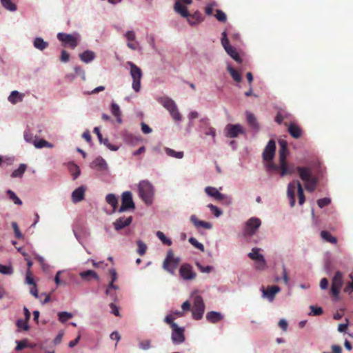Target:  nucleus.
Returning a JSON list of instances; mask_svg holds the SVG:
<instances>
[{
    "label": "nucleus",
    "mask_w": 353,
    "mask_h": 353,
    "mask_svg": "<svg viewBox=\"0 0 353 353\" xmlns=\"http://www.w3.org/2000/svg\"><path fill=\"white\" fill-rule=\"evenodd\" d=\"M288 132L293 138L299 139L302 134V130L296 124L291 123L288 125Z\"/></svg>",
    "instance_id": "obj_24"
},
{
    "label": "nucleus",
    "mask_w": 353,
    "mask_h": 353,
    "mask_svg": "<svg viewBox=\"0 0 353 353\" xmlns=\"http://www.w3.org/2000/svg\"><path fill=\"white\" fill-rule=\"evenodd\" d=\"M139 194L147 205H150L152 203L154 190L152 185L148 181H142L139 183Z\"/></svg>",
    "instance_id": "obj_6"
},
{
    "label": "nucleus",
    "mask_w": 353,
    "mask_h": 353,
    "mask_svg": "<svg viewBox=\"0 0 353 353\" xmlns=\"http://www.w3.org/2000/svg\"><path fill=\"white\" fill-rule=\"evenodd\" d=\"M222 319L223 316L221 314L217 312L212 311L206 314V319L212 323H216L220 321Z\"/></svg>",
    "instance_id": "obj_28"
},
{
    "label": "nucleus",
    "mask_w": 353,
    "mask_h": 353,
    "mask_svg": "<svg viewBox=\"0 0 353 353\" xmlns=\"http://www.w3.org/2000/svg\"><path fill=\"white\" fill-rule=\"evenodd\" d=\"M70 59V54L65 50H63L61 53L60 60L62 62H68Z\"/></svg>",
    "instance_id": "obj_59"
},
{
    "label": "nucleus",
    "mask_w": 353,
    "mask_h": 353,
    "mask_svg": "<svg viewBox=\"0 0 353 353\" xmlns=\"http://www.w3.org/2000/svg\"><path fill=\"white\" fill-rule=\"evenodd\" d=\"M179 275L183 280H193L196 278V274L194 272L192 266L189 263H183L181 265Z\"/></svg>",
    "instance_id": "obj_16"
},
{
    "label": "nucleus",
    "mask_w": 353,
    "mask_h": 353,
    "mask_svg": "<svg viewBox=\"0 0 353 353\" xmlns=\"http://www.w3.org/2000/svg\"><path fill=\"white\" fill-rule=\"evenodd\" d=\"M269 163H268L267 164V170L268 172H273V171H276V170H280V165L278 166L276 165V164H274V163H272L271 161H268Z\"/></svg>",
    "instance_id": "obj_57"
},
{
    "label": "nucleus",
    "mask_w": 353,
    "mask_h": 353,
    "mask_svg": "<svg viewBox=\"0 0 353 353\" xmlns=\"http://www.w3.org/2000/svg\"><path fill=\"white\" fill-rule=\"evenodd\" d=\"M132 221V217L131 216L128 217H120L113 223L114 228L117 231L121 230L125 228V227L130 225Z\"/></svg>",
    "instance_id": "obj_21"
},
{
    "label": "nucleus",
    "mask_w": 353,
    "mask_h": 353,
    "mask_svg": "<svg viewBox=\"0 0 353 353\" xmlns=\"http://www.w3.org/2000/svg\"><path fill=\"white\" fill-rule=\"evenodd\" d=\"M27 168L26 165L25 164H21L19 167L14 170L11 174V176L13 178L16 177H21L25 172Z\"/></svg>",
    "instance_id": "obj_37"
},
{
    "label": "nucleus",
    "mask_w": 353,
    "mask_h": 353,
    "mask_svg": "<svg viewBox=\"0 0 353 353\" xmlns=\"http://www.w3.org/2000/svg\"><path fill=\"white\" fill-rule=\"evenodd\" d=\"M26 283H28L29 285H32L36 284L34 281V278L32 276V272L30 270H28L26 272Z\"/></svg>",
    "instance_id": "obj_55"
},
{
    "label": "nucleus",
    "mask_w": 353,
    "mask_h": 353,
    "mask_svg": "<svg viewBox=\"0 0 353 353\" xmlns=\"http://www.w3.org/2000/svg\"><path fill=\"white\" fill-rule=\"evenodd\" d=\"M23 94H20L18 91H12L8 97V101L12 103L16 104L17 102H20L23 100Z\"/></svg>",
    "instance_id": "obj_32"
},
{
    "label": "nucleus",
    "mask_w": 353,
    "mask_h": 353,
    "mask_svg": "<svg viewBox=\"0 0 353 353\" xmlns=\"http://www.w3.org/2000/svg\"><path fill=\"white\" fill-rule=\"evenodd\" d=\"M310 308L311 310L310 314H312L314 316H319L323 314V309L321 307H315L314 305H311Z\"/></svg>",
    "instance_id": "obj_53"
},
{
    "label": "nucleus",
    "mask_w": 353,
    "mask_h": 353,
    "mask_svg": "<svg viewBox=\"0 0 353 353\" xmlns=\"http://www.w3.org/2000/svg\"><path fill=\"white\" fill-rule=\"evenodd\" d=\"M189 242L195 248L199 249L201 251H204V246L202 243H199L195 238L190 237L189 239Z\"/></svg>",
    "instance_id": "obj_47"
},
{
    "label": "nucleus",
    "mask_w": 353,
    "mask_h": 353,
    "mask_svg": "<svg viewBox=\"0 0 353 353\" xmlns=\"http://www.w3.org/2000/svg\"><path fill=\"white\" fill-rule=\"evenodd\" d=\"M167 155L174 157L176 159H182L183 157V152H176L171 148H166L165 149Z\"/></svg>",
    "instance_id": "obj_38"
},
{
    "label": "nucleus",
    "mask_w": 353,
    "mask_h": 353,
    "mask_svg": "<svg viewBox=\"0 0 353 353\" xmlns=\"http://www.w3.org/2000/svg\"><path fill=\"white\" fill-rule=\"evenodd\" d=\"M276 150V144L274 140H270L263 152L264 161H270L273 159Z\"/></svg>",
    "instance_id": "obj_19"
},
{
    "label": "nucleus",
    "mask_w": 353,
    "mask_h": 353,
    "mask_svg": "<svg viewBox=\"0 0 353 353\" xmlns=\"http://www.w3.org/2000/svg\"><path fill=\"white\" fill-rule=\"evenodd\" d=\"M70 170L72 172L74 179H76L79 176L81 172L79 166H77L75 164L71 165V166L70 167Z\"/></svg>",
    "instance_id": "obj_48"
},
{
    "label": "nucleus",
    "mask_w": 353,
    "mask_h": 353,
    "mask_svg": "<svg viewBox=\"0 0 353 353\" xmlns=\"http://www.w3.org/2000/svg\"><path fill=\"white\" fill-rule=\"evenodd\" d=\"M106 202L112 207L113 212H116L118 208V199L114 194H108L105 197Z\"/></svg>",
    "instance_id": "obj_30"
},
{
    "label": "nucleus",
    "mask_w": 353,
    "mask_h": 353,
    "mask_svg": "<svg viewBox=\"0 0 353 353\" xmlns=\"http://www.w3.org/2000/svg\"><path fill=\"white\" fill-rule=\"evenodd\" d=\"M247 121L248 124L254 129H258L259 125L256 121V119L253 114L248 113L247 114Z\"/></svg>",
    "instance_id": "obj_40"
},
{
    "label": "nucleus",
    "mask_w": 353,
    "mask_h": 353,
    "mask_svg": "<svg viewBox=\"0 0 353 353\" xmlns=\"http://www.w3.org/2000/svg\"><path fill=\"white\" fill-rule=\"evenodd\" d=\"M350 278L352 279V282L347 283L344 290L345 292H348L350 291L353 292V276L350 274Z\"/></svg>",
    "instance_id": "obj_63"
},
{
    "label": "nucleus",
    "mask_w": 353,
    "mask_h": 353,
    "mask_svg": "<svg viewBox=\"0 0 353 353\" xmlns=\"http://www.w3.org/2000/svg\"><path fill=\"white\" fill-rule=\"evenodd\" d=\"M157 237L162 241V243L167 245H170L172 244V241L169 239H168L165 235L163 234V232L161 231L157 232Z\"/></svg>",
    "instance_id": "obj_44"
},
{
    "label": "nucleus",
    "mask_w": 353,
    "mask_h": 353,
    "mask_svg": "<svg viewBox=\"0 0 353 353\" xmlns=\"http://www.w3.org/2000/svg\"><path fill=\"white\" fill-rule=\"evenodd\" d=\"M225 136L229 138L237 137L239 134H243L244 130L240 124H228L225 128Z\"/></svg>",
    "instance_id": "obj_17"
},
{
    "label": "nucleus",
    "mask_w": 353,
    "mask_h": 353,
    "mask_svg": "<svg viewBox=\"0 0 353 353\" xmlns=\"http://www.w3.org/2000/svg\"><path fill=\"white\" fill-rule=\"evenodd\" d=\"M200 122L205 125V128L204 129V133L205 135H211L212 137H214L216 135V132L214 128L209 125V120L208 118H204L200 120Z\"/></svg>",
    "instance_id": "obj_31"
},
{
    "label": "nucleus",
    "mask_w": 353,
    "mask_h": 353,
    "mask_svg": "<svg viewBox=\"0 0 353 353\" xmlns=\"http://www.w3.org/2000/svg\"><path fill=\"white\" fill-rule=\"evenodd\" d=\"M343 284V274L340 271H337L332 278L331 286V292L334 297L339 296Z\"/></svg>",
    "instance_id": "obj_15"
},
{
    "label": "nucleus",
    "mask_w": 353,
    "mask_h": 353,
    "mask_svg": "<svg viewBox=\"0 0 353 353\" xmlns=\"http://www.w3.org/2000/svg\"><path fill=\"white\" fill-rule=\"evenodd\" d=\"M125 38L129 41H132L135 39V34L133 31H128L125 34Z\"/></svg>",
    "instance_id": "obj_64"
},
{
    "label": "nucleus",
    "mask_w": 353,
    "mask_h": 353,
    "mask_svg": "<svg viewBox=\"0 0 353 353\" xmlns=\"http://www.w3.org/2000/svg\"><path fill=\"white\" fill-rule=\"evenodd\" d=\"M34 47L39 50H43L48 47V43L41 37H37L34 40Z\"/></svg>",
    "instance_id": "obj_34"
},
{
    "label": "nucleus",
    "mask_w": 353,
    "mask_h": 353,
    "mask_svg": "<svg viewBox=\"0 0 353 353\" xmlns=\"http://www.w3.org/2000/svg\"><path fill=\"white\" fill-rule=\"evenodd\" d=\"M260 248H254L252 249L251 252H250L248 256L250 259L256 261V268L257 270H263L266 268L267 264L264 256L260 254Z\"/></svg>",
    "instance_id": "obj_13"
},
{
    "label": "nucleus",
    "mask_w": 353,
    "mask_h": 353,
    "mask_svg": "<svg viewBox=\"0 0 353 353\" xmlns=\"http://www.w3.org/2000/svg\"><path fill=\"white\" fill-rule=\"evenodd\" d=\"M190 221L194 224V225L199 228H203L205 229H211L212 228V224L209 222H206L204 221H200L197 219V217L195 215H192L190 216Z\"/></svg>",
    "instance_id": "obj_26"
},
{
    "label": "nucleus",
    "mask_w": 353,
    "mask_h": 353,
    "mask_svg": "<svg viewBox=\"0 0 353 353\" xmlns=\"http://www.w3.org/2000/svg\"><path fill=\"white\" fill-rule=\"evenodd\" d=\"M331 203V200L329 198H323L317 200V204L319 208H323L328 205Z\"/></svg>",
    "instance_id": "obj_51"
},
{
    "label": "nucleus",
    "mask_w": 353,
    "mask_h": 353,
    "mask_svg": "<svg viewBox=\"0 0 353 353\" xmlns=\"http://www.w3.org/2000/svg\"><path fill=\"white\" fill-rule=\"evenodd\" d=\"M112 114L117 118V121L118 123H121V112L120 110V108L118 104L116 103L112 102L111 104V108H110Z\"/></svg>",
    "instance_id": "obj_33"
},
{
    "label": "nucleus",
    "mask_w": 353,
    "mask_h": 353,
    "mask_svg": "<svg viewBox=\"0 0 353 353\" xmlns=\"http://www.w3.org/2000/svg\"><path fill=\"white\" fill-rule=\"evenodd\" d=\"M85 188L81 185L74 190L72 194V200L74 203L81 201L84 199Z\"/></svg>",
    "instance_id": "obj_23"
},
{
    "label": "nucleus",
    "mask_w": 353,
    "mask_h": 353,
    "mask_svg": "<svg viewBox=\"0 0 353 353\" xmlns=\"http://www.w3.org/2000/svg\"><path fill=\"white\" fill-rule=\"evenodd\" d=\"M176 12L183 17H188V21L191 26L196 25L203 21V18L201 14L196 11L193 14H190L187 8L182 5L179 1H176L174 6Z\"/></svg>",
    "instance_id": "obj_3"
},
{
    "label": "nucleus",
    "mask_w": 353,
    "mask_h": 353,
    "mask_svg": "<svg viewBox=\"0 0 353 353\" xmlns=\"http://www.w3.org/2000/svg\"><path fill=\"white\" fill-rule=\"evenodd\" d=\"M174 317L172 315H168L165 316L164 321L170 325V327L172 328L173 324H176L174 322Z\"/></svg>",
    "instance_id": "obj_62"
},
{
    "label": "nucleus",
    "mask_w": 353,
    "mask_h": 353,
    "mask_svg": "<svg viewBox=\"0 0 353 353\" xmlns=\"http://www.w3.org/2000/svg\"><path fill=\"white\" fill-rule=\"evenodd\" d=\"M205 311V304L201 296H196L194 298L193 307L192 309V317L195 320L201 319Z\"/></svg>",
    "instance_id": "obj_10"
},
{
    "label": "nucleus",
    "mask_w": 353,
    "mask_h": 353,
    "mask_svg": "<svg viewBox=\"0 0 353 353\" xmlns=\"http://www.w3.org/2000/svg\"><path fill=\"white\" fill-rule=\"evenodd\" d=\"M135 204L132 199V194L131 192L126 191L123 192L121 195V205L117 210L119 212H123L130 209H134Z\"/></svg>",
    "instance_id": "obj_14"
},
{
    "label": "nucleus",
    "mask_w": 353,
    "mask_h": 353,
    "mask_svg": "<svg viewBox=\"0 0 353 353\" xmlns=\"http://www.w3.org/2000/svg\"><path fill=\"white\" fill-rule=\"evenodd\" d=\"M2 6L10 11H14L17 9V6L10 0H1Z\"/></svg>",
    "instance_id": "obj_41"
},
{
    "label": "nucleus",
    "mask_w": 353,
    "mask_h": 353,
    "mask_svg": "<svg viewBox=\"0 0 353 353\" xmlns=\"http://www.w3.org/2000/svg\"><path fill=\"white\" fill-rule=\"evenodd\" d=\"M180 262L181 259L179 257H174L172 250H170L168 251L166 257L163 261V268L174 275Z\"/></svg>",
    "instance_id": "obj_7"
},
{
    "label": "nucleus",
    "mask_w": 353,
    "mask_h": 353,
    "mask_svg": "<svg viewBox=\"0 0 353 353\" xmlns=\"http://www.w3.org/2000/svg\"><path fill=\"white\" fill-rule=\"evenodd\" d=\"M59 316V320L61 323H65L70 319L72 317V314L71 313L67 312H61L58 314Z\"/></svg>",
    "instance_id": "obj_43"
},
{
    "label": "nucleus",
    "mask_w": 353,
    "mask_h": 353,
    "mask_svg": "<svg viewBox=\"0 0 353 353\" xmlns=\"http://www.w3.org/2000/svg\"><path fill=\"white\" fill-rule=\"evenodd\" d=\"M28 345H27V343L26 341H17V346L15 347V350L17 351H20L21 350H23V348L26 347Z\"/></svg>",
    "instance_id": "obj_61"
},
{
    "label": "nucleus",
    "mask_w": 353,
    "mask_h": 353,
    "mask_svg": "<svg viewBox=\"0 0 353 353\" xmlns=\"http://www.w3.org/2000/svg\"><path fill=\"white\" fill-rule=\"evenodd\" d=\"M80 59L84 63H89L95 58V53L91 50H85L79 54Z\"/></svg>",
    "instance_id": "obj_29"
},
{
    "label": "nucleus",
    "mask_w": 353,
    "mask_h": 353,
    "mask_svg": "<svg viewBox=\"0 0 353 353\" xmlns=\"http://www.w3.org/2000/svg\"><path fill=\"white\" fill-rule=\"evenodd\" d=\"M0 273L3 274L11 275L13 273L12 265H3L0 264Z\"/></svg>",
    "instance_id": "obj_45"
},
{
    "label": "nucleus",
    "mask_w": 353,
    "mask_h": 353,
    "mask_svg": "<svg viewBox=\"0 0 353 353\" xmlns=\"http://www.w3.org/2000/svg\"><path fill=\"white\" fill-rule=\"evenodd\" d=\"M12 227L14 232L15 237L20 239L23 237V235L19 228L18 224L16 222L12 223Z\"/></svg>",
    "instance_id": "obj_52"
},
{
    "label": "nucleus",
    "mask_w": 353,
    "mask_h": 353,
    "mask_svg": "<svg viewBox=\"0 0 353 353\" xmlns=\"http://www.w3.org/2000/svg\"><path fill=\"white\" fill-rule=\"evenodd\" d=\"M285 118H287V114H283L281 112H279L275 117V121L277 123L281 124Z\"/></svg>",
    "instance_id": "obj_60"
},
{
    "label": "nucleus",
    "mask_w": 353,
    "mask_h": 353,
    "mask_svg": "<svg viewBox=\"0 0 353 353\" xmlns=\"http://www.w3.org/2000/svg\"><path fill=\"white\" fill-rule=\"evenodd\" d=\"M34 145L37 148H42L44 147L46 148H52L53 145L50 143L48 142L47 141L44 139H40L39 141H33Z\"/></svg>",
    "instance_id": "obj_39"
},
{
    "label": "nucleus",
    "mask_w": 353,
    "mask_h": 353,
    "mask_svg": "<svg viewBox=\"0 0 353 353\" xmlns=\"http://www.w3.org/2000/svg\"><path fill=\"white\" fill-rule=\"evenodd\" d=\"M91 167L99 170H104L106 169L107 165L102 157H97L92 162Z\"/></svg>",
    "instance_id": "obj_27"
},
{
    "label": "nucleus",
    "mask_w": 353,
    "mask_h": 353,
    "mask_svg": "<svg viewBox=\"0 0 353 353\" xmlns=\"http://www.w3.org/2000/svg\"><path fill=\"white\" fill-rule=\"evenodd\" d=\"M297 190L299 205H303L305 201L303 188L300 181H292L288 185L287 196L290 201V207L293 208L295 205V191Z\"/></svg>",
    "instance_id": "obj_2"
},
{
    "label": "nucleus",
    "mask_w": 353,
    "mask_h": 353,
    "mask_svg": "<svg viewBox=\"0 0 353 353\" xmlns=\"http://www.w3.org/2000/svg\"><path fill=\"white\" fill-rule=\"evenodd\" d=\"M196 267L199 268V270L203 273H210L212 270V267L210 265L203 266L200 263L196 262Z\"/></svg>",
    "instance_id": "obj_50"
},
{
    "label": "nucleus",
    "mask_w": 353,
    "mask_h": 353,
    "mask_svg": "<svg viewBox=\"0 0 353 353\" xmlns=\"http://www.w3.org/2000/svg\"><path fill=\"white\" fill-rule=\"evenodd\" d=\"M7 194L9 195L10 199L15 204H17V205H21L22 204V202H21V199L15 194V193L14 192H12V190H9L7 191Z\"/></svg>",
    "instance_id": "obj_46"
},
{
    "label": "nucleus",
    "mask_w": 353,
    "mask_h": 353,
    "mask_svg": "<svg viewBox=\"0 0 353 353\" xmlns=\"http://www.w3.org/2000/svg\"><path fill=\"white\" fill-rule=\"evenodd\" d=\"M228 71L230 74L233 80L236 82H241L242 80L241 74L234 69L231 65L228 66Z\"/></svg>",
    "instance_id": "obj_36"
},
{
    "label": "nucleus",
    "mask_w": 353,
    "mask_h": 353,
    "mask_svg": "<svg viewBox=\"0 0 353 353\" xmlns=\"http://www.w3.org/2000/svg\"><path fill=\"white\" fill-rule=\"evenodd\" d=\"M80 277L85 281H90L91 279L99 280V277L96 272L94 270H86L79 273Z\"/></svg>",
    "instance_id": "obj_25"
},
{
    "label": "nucleus",
    "mask_w": 353,
    "mask_h": 353,
    "mask_svg": "<svg viewBox=\"0 0 353 353\" xmlns=\"http://www.w3.org/2000/svg\"><path fill=\"white\" fill-rule=\"evenodd\" d=\"M127 64L130 68V75L132 78V87L133 90L138 92L141 90V79L143 76L141 70L134 63L128 61Z\"/></svg>",
    "instance_id": "obj_8"
},
{
    "label": "nucleus",
    "mask_w": 353,
    "mask_h": 353,
    "mask_svg": "<svg viewBox=\"0 0 353 353\" xmlns=\"http://www.w3.org/2000/svg\"><path fill=\"white\" fill-rule=\"evenodd\" d=\"M57 39L62 42L63 46H69L71 49H74L79 44L80 37L79 34H71L63 32L57 34Z\"/></svg>",
    "instance_id": "obj_9"
},
{
    "label": "nucleus",
    "mask_w": 353,
    "mask_h": 353,
    "mask_svg": "<svg viewBox=\"0 0 353 353\" xmlns=\"http://www.w3.org/2000/svg\"><path fill=\"white\" fill-rule=\"evenodd\" d=\"M205 192L208 195H209L211 197H213L216 201H223L224 199H228V197L225 195L220 193L219 190L214 187H206L205 188Z\"/></svg>",
    "instance_id": "obj_22"
},
{
    "label": "nucleus",
    "mask_w": 353,
    "mask_h": 353,
    "mask_svg": "<svg viewBox=\"0 0 353 353\" xmlns=\"http://www.w3.org/2000/svg\"><path fill=\"white\" fill-rule=\"evenodd\" d=\"M321 238L329 243L336 244L337 243V239L334 236H333L330 232L326 230H323L321 232Z\"/></svg>",
    "instance_id": "obj_35"
},
{
    "label": "nucleus",
    "mask_w": 353,
    "mask_h": 353,
    "mask_svg": "<svg viewBox=\"0 0 353 353\" xmlns=\"http://www.w3.org/2000/svg\"><path fill=\"white\" fill-rule=\"evenodd\" d=\"M28 321L23 320V319H19L17 321V325L19 328H21V329H23V330L27 331L29 330Z\"/></svg>",
    "instance_id": "obj_49"
},
{
    "label": "nucleus",
    "mask_w": 353,
    "mask_h": 353,
    "mask_svg": "<svg viewBox=\"0 0 353 353\" xmlns=\"http://www.w3.org/2000/svg\"><path fill=\"white\" fill-rule=\"evenodd\" d=\"M158 102L161 104L168 111H169L172 119L179 121L181 119V115L178 110L175 102L168 97H161L157 99Z\"/></svg>",
    "instance_id": "obj_5"
},
{
    "label": "nucleus",
    "mask_w": 353,
    "mask_h": 353,
    "mask_svg": "<svg viewBox=\"0 0 353 353\" xmlns=\"http://www.w3.org/2000/svg\"><path fill=\"white\" fill-rule=\"evenodd\" d=\"M296 170L300 179L304 182L305 190L313 192L317 187L319 179L313 175L312 168L307 166H297Z\"/></svg>",
    "instance_id": "obj_1"
},
{
    "label": "nucleus",
    "mask_w": 353,
    "mask_h": 353,
    "mask_svg": "<svg viewBox=\"0 0 353 353\" xmlns=\"http://www.w3.org/2000/svg\"><path fill=\"white\" fill-rule=\"evenodd\" d=\"M280 290V288L277 285L268 286L266 289L263 287L261 288L263 296L266 297L270 301L274 299L276 294L279 292Z\"/></svg>",
    "instance_id": "obj_20"
},
{
    "label": "nucleus",
    "mask_w": 353,
    "mask_h": 353,
    "mask_svg": "<svg viewBox=\"0 0 353 353\" xmlns=\"http://www.w3.org/2000/svg\"><path fill=\"white\" fill-rule=\"evenodd\" d=\"M261 225V221L259 218L252 217L249 219L245 223L243 236L245 237L253 236Z\"/></svg>",
    "instance_id": "obj_12"
},
{
    "label": "nucleus",
    "mask_w": 353,
    "mask_h": 353,
    "mask_svg": "<svg viewBox=\"0 0 353 353\" xmlns=\"http://www.w3.org/2000/svg\"><path fill=\"white\" fill-rule=\"evenodd\" d=\"M101 143H103L108 148L112 151H116L118 150V147L114 146L110 143L109 140L107 138L103 139V141Z\"/></svg>",
    "instance_id": "obj_58"
},
{
    "label": "nucleus",
    "mask_w": 353,
    "mask_h": 353,
    "mask_svg": "<svg viewBox=\"0 0 353 353\" xmlns=\"http://www.w3.org/2000/svg\"><path fill=\"white\" fill-rule=\"evenodd\" d=\"M172 330V341L173 343H182L185 341L184 328L179 327L177 324H173Z\"/></svg>",
    "instance_id": "obj_18"
},
{
    "label": "nucleus",
    "mask_w": 353,
    "mask_h": 353,
    "mask_svg": "<svg viewBox=\"0 0 353 353\" xmlns=\"http://www.w3.org/2000/svg\"><path fill=\"white\" fill-rule=\"evenodd\" d=\"M221 44L226 51V52L236 62L241 63L242 61L241 58L240 57L239 53L236 50L230 45L229 40L227 37L226 32L224 31L222 33L221 37Z\"/></svg>",
    "instance_id": "obj_11"
},
{
    "label": "nucleus",
    "mask_w": 353,
    "mask_h": 353,
    "mask_svg": "<svg viewBox=\"0 0 353 353\" xmlns=\"http://www.w3.org/2000/svg\"><path fill=\"white\" fill-rule=\"evenodd\" d=\"M137 244L138 246V248H137L138 254H140L141 256L144 255L145 254L146 250H147V246H146L145 243H144L143 241L139 240V241H137Z\"/></svg>",
    "instance_id": "obj_42"
},
{
    "label": "nucleus",
    "mask_w": 353,
    "mask_h": 353,
    "mask_svg": "<svg viewBox=\"0 0 353 353\" xmlns=\"http://www.w3.org/2000/svg\"><path fill=\"white\" fill-rule=\"evenodd\" d=\"M208 208H210L211 212L214 214V215L216 217H219L222 214V211L220 209H219L216 206L212 204L208 205Z\"/></svg>",
    "instance_id": "obj_54"
},
{
    "label": "nucleus",
    "mask_w": 353,
    "mask_h": 353,
    "mask_svg": "<svg viewBox=\"0 0 353 353\" xmlns=\"http://www.w3.org/2000/svg\"><path fill=\"white\" fill-rule=\"evenodd\" d=\"M215 17L221 22H225L226 21V14L221 10H216Z\"/></svg>",
    "instance_id": "obj_56"
},
{
    "label": "nucleus",
    "mask_w": 353,
    "mask_h": 353,
    "mask_svg": "<svg viewBox=\"0 0 353 353\" xmlns=\"http://www.w3.org/2000/svg\"><path fill=\"white\" fill-rule=\"evenodd\" d=\"M279 143V162H280V174L281 176L287 174H292L294 172L293 168L288 166L286 157L288 154V143L285 140H281Z\"/></svg>",
    "instance_id": "obj_4"
}]
</instances>
